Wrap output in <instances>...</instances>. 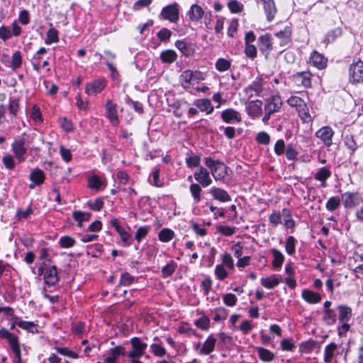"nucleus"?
Instances as JSON below:
<instances>
[{
    "label": "nucleus",
    "instance_id": "obj_54",
    "mask_svg": "<svg viewBox=\"0 0 363 363\" xmlns=\"http://www.w3.org/2000/svg\"><path fill=\"white\" fill-rule=\"evenodd\" d=\"M150 230L149 226H141L135 232V238L138 242H140L148 233Z\"/></svg>",
    "mask_w": 363,
    "mask_h": 363
},
{
    "label": "nucleus",
    "instance_id": "obj_12",
    "mask_svg": "<svg viewBox=\"0 0 363 363\" xmlns=\"http://www.w3.org/2000/svg\"><path fill=\"white\" fill-rule=\"evenodd\" d=\"M105 87V80L99 79L87 84L85 91L89 95H96Z\"/></svg>",
    "mask_w": 363,
    "mask_h": 363
},
{
    "label": "nucleus",
    "instance_id": "obj_4",
    "mask_svg": "<svg viewBox=\"0 0 363 363\" xmlns=\"http://www.w3.org/2000/svg\"><path fill=\"white\" fill-rule=\"evenodd\" d=\"M132 350L128 352L126 355L128 358L135 359L140 357L145 353L147 345L141 341L138 337H133L130 340Z\"/></svg>",
    "mask_w": 363,
    "mask_h": 363
},
{
    "label": "nucleus",
    "instance_id": "obj_35",
    "mask_svg": "<svg viewBox=\"0 0 363 363\" xmlns=\"http://www.w3.org/2000/svg\"><path fill=\"white\" fill-rule=\"evenodd\" d=\"M264 12L267 15V18L269 21H272L277 12L274 1L269 2V4L264 5Z\"/></svg>",
    "mask_w": 363,
    "mask_h": 363
},
{
    "label": "nucleus",
    "instance_id": "obj_27",
    "mask_svg": "<svg viewBox=\"0 0 363 363\" xmlns=\"http://www.w3.org/2000/svg\"><path fill=\"white\" fill-rule=\"evenodd\" d=\"M194 105L202 112H206L209 114L213 111V106L211 104V101L207 99H198L194 102Z\"/></svg>",
    "mask_w": 363,
    "mask_h": 363
},
{
    "label": "nucleus",
    "instance_id": "obj_42",
    "mask_svg": "<svg viewBox=\"0 0 363 363\" xmlns=\"http://www.w3.org/2000/svg\"><path fill=\"white\" fill-rule=\"evenodd\" d=\"M22 63V57L20 51H16L11 57V65H9L13 69L19 68Z\"/></svg>",
    "mask_w": 363,
    "mask_h": 363
},
{
    "label": "nucleus",
    "instance_id": "obj_11",
    "mask_svg": "<svg viewBox=\"0 0 363 363\" xmlns=\"http://www.w3.org/2000/svg\"><path fill=\"white\" fill-rule=\"evenodd\" d=\"M328 60L322 54L317 51H313L309 57V64L318 69L325 68L327 65Z\"/></svg>",
    "mask_w": 363,
    "mask_h": 363
},
{
    "label": "nucleus",
    "instance_id": "obj_62",
    "mask_svg": "<svg viewBox=\"0 0 363 363\" xmlns=\"http://www.w3.org/2000/svg\"><path fill=\"white\" fill-rule=\"evenodd\" d=\"M245 52L250 58H255L257 56V48L255 45L245 44Z\"/></svg>",
    "mask_w": 363,
    "mask_h": 363
},
{
    "label": "nucleus",
    "instance_id": "obj_18",
    "mask_svg": "<svg viewBox=\"0 0 363 363\" xmlns=\"http://www.w3.org/2000/svg\"><path fill=\"white\" fill-rule=\"evenodd\" d=\"M45 283L48 285L53 286L58 281V276L56 266H52L47 268L44 274Z\"/></svg>",
    "mask_w": 363,
    "mask_h": 363
},
{
    "label": "nucleus",
    "instance_id": "obj_3",
    "mask_svg": "<svg viewBox=\"0 0 363 363\" xmlns=\"http://www.w3.org/2000/svg\"><path fill=\"white\" fill-rule=\"evenodd\" d=\"M203 80L202 73L199 71L185 70L180 76V82L185 89L190 88L191 84H197Z\"/></svg>",
    "mask_w": 363,
    "mask_h": 363
},
{
    "label": "nucleus",
    "instance_id": "obj_60",
    "mask_svg": "<svg viewBox=\"0 0 363 363\" xmlns=\"http://www.w3.org/2000/svg\"><path fill=\"white\" fill-rule=\"evenodd\" d=\"M103 185L101 180L97 177H92L89 180V186L92 189H99Z\"/></svg>",
    "mask_w": 363,
    "mask_h": 363
},
{
    "label": "nucleus",
    "instance_id": "obj_9",
    "mask_svg": "<svg viewBox=\"0 0 363 363\" xmlns=\"http://www.w3.org/2000/svg\"><path fill=\"white\" fill-rule=\"evenodd\" d=\"M259 50L267 57L273 49L272 40L269 34H265L258 38Z\"/></svg>",
    "mask_w": 363,
    "mask_h": 363
},
{
    "label": "nucleus",
    "instance_id": "obj_39",
    "mask_svg": "<svg viewBox=\"0 0 363 363\" xmlns=\"http://www.w3.org/2000/svg\"><path fill=\"white\" fill-rule=\"evenodd\" d=\"M174 236L173 230L169 228L162 229L158 235L159 240L162 242H167L170 241Z\"/></svg>",
    "mask_w": 363,
    "mask_h": 363
},
{
    "label": "nucleus",
    "instance_id": "obj_64",
    "mask_svg": "<svg viewBox=\"0 0 363 363\" xmlns=\"http://www.w3.org/2000/svg\"><path fill=\"white\" fill-rule=\"evenodd\" d=\"M135 278L128 273H125L121 277L120 284L123 286H128L131 284Z\"/></svg>",
    "mask_w": 363,
    "mask_h": 363
},
{
    "label": "nucleus",
    "instance_id": "obj_5",
    "mask_svg": "<svg viewBox=\"0 0 363 363\" xmlns=\"http://www.w3.org/2000/svg\"><path fill=\"white\" fill-rule=\"evenodd\" d=\"M350 81L353 84L363 82V62L360 60L353 62L350 67Z\"/></svg>",
    "mask_w": 363,
    "mask_h": 363
},
{
    "label": "nucleus",
    "instance_id": "obj_49",
    "mask_svg": "<svg viewBox=\"0 0 363 363\" xmlns=\"http://www.w3.org/2000/svg\"><path fill=\"white\" fill-rule=\"evenodd\" d=\"M73 218L76 221H87L91 218V213L88 212H83L81 211H74L72 213Z\"/></svg>",
    "mask_w": 363,
    "mask_h": 363
},
{
    "label": "nucleus",
    "instance_id": "obj_33",
    "mask_svg": "<svg viewBox=\"0 0 363 363\" xmlns=\"http://www.w3.org/2000/svg\"><path fill=\"white\" fill-rule=\"evenodd\" d=\"M160 59L164 63L172 64L177 60V55L172 50H166L161 52Z\"/></svg>",
    "mask_w": 363,
    "mask_h": 363
},
{
    "label": "nucleus",
    "instance_id": "obj_15",
    "mask_svg": "<svg viewBox=\"0 0 363 363\" xmlns=\"http://www.w3.org/2000/svg\"><path fill=\"white\" fill-rule=\"evenodd\" d=\"M24 145L25 140L23 139L15 141L11 145L12 150L19 162H21L25 160L24 155L26 152V148Z\"/></svg>",
    "mask_w": 363,
    "mask_h": 363
},
{
    "label": "nucleus",
    "instance_id": "obj_24",
    "mask_svg": "<svg viewBox=\"0 0 363 363\" xmlns=\"http://www.w3.org/2000/svg\"><path fill=\"white\" fill-rule=\"evenodd\" d=\"M338 320L340 322H348L352 317V308L347 306L340 305L337 306Z\"/></svg>",
    "mask_w": 363,
    "mask_h": 363
},
{
    "label": "nucleus",
    "instance_id": "obj_41",
    "mask_svg": "<svg viewBox=\"0 0 363 363\" xmlns=\"http://www.w3.org/2000/svg\"><path fill=\"white\" fill-rule=\"evenodd\" d=\"M16 324L22 329L28 330L32 333L38 332L37 325L33 322L19 320Z\"/></svg>",
    "mask_w": 363,
    "mask_h": 363
},
{
    "label": "nucleus",
    "instance_id": "obj_57",
    "mask_svg": "<svg viewBox=\"0 0 363 363\" xmlns=\"http://www.w3.org/2000/svg\"><path fill=\"white\" fill-rule=\"evenodd\" d=\"M215 274L217 276L218 279L220 280L225 279L228 275V273L225 269L224 266L221 264H218L216 267Z\"/></svg>",
    "mask_w": 363,
    "mask_h": 363
},
{
    "label": "nucleus",
    "instance_id": "obj_28",
    "mask_svg": "<svg viewBox=\"0 0 363 363\" xmlns=\"http://www.w3.org/2000/svg\"><path fill=\"white\" fill-rule=\"evenodd\" d=\"M302 297L309 303H317L321 300V296L320 294L313 292L310 290L303 291Z\"/></svg>",
    "mask_w": 363,
    "mask_h": 363
},
{
    "label": "nucleus",
    "instance_id": "obj_30",
    "mask_svg": "<svg viewBox=\"0 0 363 363\" xmlns=\"http://www.w3.org/2000/svg\"><path fill=\"white\" fill-rule=\"evenodd\" d=\"M216 340L213 336H209L204 342L203 347L200 350L202 354H208L211 353L215 348Z\"/></svg>",
    "mask_w": 363,
    "mask_h": 363
},
{
    "label": "nucleus",
    "instance_id": "obj_16",
    "mask_svg": "<svg viewBox=\"0 0 363 363\" xmlns=\"http://www.w3.org/2000/svg\"><path fill=\"white\" fill-rule=\"evenodd\" d=\"M175 46L186 57L193 55L195 52L193 44L185 40H177Z\"/></svg>",
    "mask_w": 363,
    "mask_h": 363
},
{
    "label": "nucleus",
    "instance_id": "obj_26",
    "mask_svg": "<svg viewBox=\"0 0 363 363\" xmlns=\"http://www.w3.org/2000/svg\"><path fill=\"white\" fill-rule=\"evenodd\" d=\"M203 13L204 12L200 6L198 4H193L188 12V16L191 21H198L202 18Z\"/></svg>",
    "mask_w": 363,
    "mask_h": 363
},
{
    "label": "nucleus",
    "instance_id": "obj_7",
    "mask_svg": "<svg viewBox=\"0 0 363 363\" xmlns=\"http://www.w3.org/2000/svg\"><path fill=\"white\" fill-rule=\"evenodd\" d=\"M161 16L172 23H176L179 20V10L177 4H172L164 7L161 12Z\"/></svg>",
    "mask_w": 363,
    "mask_h": 363
},
{
    "label": "nucleus",
    "instance_id": "obj_14",
    "mask_svg": "<svg viewBox=\"0 0 363 363\" xmlns=\"http://www.w3.org/2000/svg\"><path fill=\"white\" fill-rule=\"evenodd\" d=\"M281 104L282 102L280 96H272L266 101L264 106L265 111H269V113H274L280 109Z\"/></svg>",
    "mask_w": 363,
    "mask_h": 363
},
{
    "label": "nucleus",
    "instance_id": "obj_52",
    "mask_svg": "<svg viewBox=\"0 0 363 363\" xmlns=\"http://www.w3.org/2000/svg\"><path fill=\"white\" fill-rule=\"evenodd\" d=\"M295 245H296V240L293 236H289L286 239L285 248L286 252L291 255L295 252Z\"/></svg>",
    "mask_w": 363,
    "mask_h": 363
},
{
    "label": "nucleus",
    "instance_id": "obj_45",
    "mask_svg": "<svg viewBox=\"0 0 363 363\" xmlns=\"http://www.w3.org/2000/svg\"><path fill=\"white\" fill-rule=\"evenodd\" d=\"M316 346V342L312 340L303 342L300 346V351L303 353H309L313 351Z\"/></svg>",
    "mask_w": 363,
    "mask_h": 363
},
{
    "label": "nucleus",
    "instance_id": "obj_59",
    "mask_svg": "<svg viewBox=\"0 0 363 363\" xmlns=\"http://www.w3.org/2000/svg\"><path fill=\"white\" fill-rule=\"evenodd\" d=\"M218 231L223 235L230 236L235 233V229L228 225H220L218 228Z\"/></svg>",
    "mask_w": 363,
    "mask_h": 363
},
{
    "label": "nucleus",
    "instance_id": "obj_46",
    "mask_svg": "<svg viewBox=\"0 0 363 363\" xmlns=\"http://www.w3.org/2000/svg\"><path fill=\"white\" fill-rule=\"evenodd\" d=\"M2 162L5 167L9 170H12L15 168V160L13 156L9 154H6L3 156Z\"/></svg>",
    "mask_w": 363,
    "mask_h": 363
},
{
    "label": "nucleus",
    "instance_id": "obj_63",
    "mask_svg": "<svg viewBox=\"0 0 363 363\" xmlns=\"http://www.w3.org/2000/svg\"><path fill=\"white\" fill-rule=\"evenodd\" d=\"M150 347L155 355L158 357H163L165 355L166 350L163 347L157 344H152Z\"/></svg>",
    "mask_w": 363,
    "mask_h": 363
},
{
    "label": "nucleus",
    "instance_id": "obj_47",
    "mask_svg": "<svg viewBox=\"0 0 363 363\" xmlns=\"http://www.w3.org/2000/svg\"><path fill=\"white\" fill-rule=\"evenodd\" d=\"M59 40L58 32L56 29L52 28L48 30L47 33V38L45 43L47 44H51L52 43H57Z\"/></svg>",
    "mask_w": 363,
    "mask_h": 363
},
{
    "label": "nucleus",
    "instance_id": "obj_17",
    "mask_svg": "<svg viewBox=\"0 0 363 363\" xmlns=\"http://www.w3.org/2000/svg\"><path fill=\"white\" fill-rule=\"evenodd\" d=\"M106 116L108 118L111 123L113 125H117L118 124V118L117 115L116 105L114 104L111 100H108L106 102Z\"/></svg>",
    "mask_w": 363,
    "mask_h": 363
},
{
    "label": "nucleus",
    "instance_id": "obj_31",
    "mask_svg": "<svg viewBox=\"0 0 363 363\" xmlns=\"http://www.w3.org/2000/svg\"><path fill=\"white\" fill-rule=\"evenodd\" d=\"M258 356L262 362H269L274 360L275 354L267 349L258 347L256 348Z\"/></svg>",
    "mask_w": 363,
    "mask_h": 363
},
{
    "label": "nucleus",
    "instance_id": "obj_34",
    "mask_svg": "<svg viewBox=\"0 0 363 363\" xmlns=\"http://www.w3.org/2000/svg\"><path fill=\"white\" fill-rule=\"evenodd\" d=\"M245 91L250 97L253 96L254 92L256 95L259 96L262 92V86L259 82H254L252 84L247 86Z\"/></svg>",
    "mask_w": 363,
    "mask_h": 363
},
{
    "label": "nucleus",
    "instance_id": "obj_43",
    "mask_svg": "<svg viewBox=\"0 0 363 363\" xmlns=\"http://www.w3.org/2000/svg\"><path fill=\"white\" fill-rule=\"evenodd\" d=\"M340 205V199L338 197H330L326 203L325 208L329 211H335Z\"/></svg>",
    "mask_w": 363,
    "mask_h": 363
},
{
    "label": "nucleus",
    "instance_id": "obj_29",
    "mask_svg": "<svg viewBox=\"0 0 363 363\" xmlns=\"http://www.w3.org/2000/svg\"><path fill=\"white\" fill-rule=\"evenodd\" d=\"M211 194L213 197L221 202H225L230 200V196L228 192L220 188H212L211 189Z\"/></svg>",
    "mask_w": 363,
    "mask_h": 363
},
{
    "label": "nucleus",
    "instance_id": "obj_40",
    "mask_svg": "<svg viewBox=\"0 0 363 363\" xmlns=\"http://www.w3.org/2000/svg\"><path fill=\"white\" fill-rule=\"evenodd\" d=\"M280 281L278 278L274 277L263 278L261 279L262 284L267 289H273L279 284Z\"/></svg>",
    "mask_w": 363,
    "mask_h": 363
},
{
    "label": "nucleus",
    "instance_id": "obj_10",
    "mask_svg": "<svg viewBox=\"0 0 363 363\" xmlns=\"http://www.w3.org/2000/svg\"><path fill=\"white\" fill-rule=\"evenodd\" d=\"M194 177L203 187L208 186L212 182L208 171L203 167L194 174Z\"/></svg>",
    "mask_w": 363,
    "mask_h": 363
},
{
    "label": "nucleus",
    "instance_id": "obj_13",
    "mask_svg": "<svg viewBox=\"0 0 363 363\" xmlns=\"http://www.w3.org/2000/svg\"><path fill=\"white\" fill-rule=\"evenodd\" d=\"M29 179L31 181L29 188L33 189L35 186L41 185L44 182L45 177L43 170L35 168L30 172Z\"/></svg>",
    "mask_w": 363,
    "mask_h": 363
},
{
    "label": "nucleus",
    "instance_id": "obj_23",
    "mask_svg": "<svg viewBox=\"0 0 363 363\" xmlns=\"http://www.w3.org/2000/svg\"><path fill=\"white\" fill-rule=\"evenodd\" d=\"M276 37L279 39L281 46L289 44L291 41V30L289 27H286L275 34Z\"/></svg>",
    "mask_w": 363,
    "mask_h": 363
},
{
    "label": "nucleus",
    "instance_id": "obj_37",
    "mask_svg": "<svg viewBox=\"0 0 363 363\" xmlns=\"http://www.w3.org/2000/svg\"><path fill=\"white\" fill-rule=\"evenodd\" d=\"M323 321L328 325H332L335 323L336 314L333 309H325L323 311Z\"/></svg>",
    "mask_w": 363,
    "mask_h": 363
},
{
    "label": "nucleus",
    "instance_id": "obj_61",
    "mask_svg": "<svg viewBox=\"0 0 363 363\" xmlns=\"http://www.w3.org/2000/svg\"><path fill=\"white\" fill-rule=\"evenodd\" d=\"M227 317V312L223 308H218L215 310V316L213 320L215 321H220V320H224Z\"/></svg>",
    "mask_w": 363,
    "mask_h": 363
},
{
    "label": "nucleus",
    "instance_id": "obj_44",
    "mask_svg": "<svg viewBox=\"0 0 363 363\" xmlns=\"http://www.w3.org/2000/svg\"><path fill=\"white\" fill-rule=\"evenodd\" d=\"M344 143L351 152H354L357 148V143L352 135H346L344 138Z\"/></svg>",
    "mask_w": 363,
    "mask_h": 363
},
{
    "label": "nucleus",
    "instance_id": "obj_32",
    "mask_svg": "<svg viewBox=\"0 0 363 363\" xmlns=\"http://www.w3.org/2000/svg\"><path fill=\"white\" fill-rule=\"evenodd\" d=\"M337 349V346L335 342H331L325 347L324 354L325 362L330 363L332 362Z\"/></svg>",
    "mask_w": 363,
    "mask_h": 363
},
{
    "label": "nucleus",
    "instance_id": "obj_2",
    "mask_svg": "<svg viewBox=\"0 0 363 363\" xmlns=\"http://www.w3.org/2000/svg\"><path fill=\"white\" fill-rule=\"evenodd\" d=\"M204 163L211 169V172L216 180H220L227 174V167L223 162L213 160L211 157H206Z\"/></svg>",
    "mask_w": 363,
    "mask_h": 363
},
{
    "label": "nucleus",
    "instance_id": "obj_36",
    "mask_svg": "<svg viewBox=\"0 0 363 363\" xmlns=\"http://www.w3.org/2000/svg\"><path fill=\"white\" fill-rule=\"evenodd\" d=\"M272 252L274 258L272 263V266L275 268H280L284 260V255L279 250L275 248L272 250Z\"/></svg>",
    "mask_w": 363,
    "mask_h": 363
},
{
    "label": "nucleus",
    "instance_id": "obj_55",
    "mask_svg": "<svg viewBox=\"0 0 363 363\" xmlns=\"http://www.w3.org/2000/svg\"><path fill=\"white\" fill-rule=\"evenodd\" d=\"M225 266L230 269H234V262L231 255L229 253L225 252L222 255V264Z\"/></svg>",
    "mask_w": 363,
    "mask_h": 363
},
{
    "label": "nucleus",
    "instance_id": "obj_21",
    "mask_svg": "<svg viewBox=\"0 0 363 363\" xmlns=\"http://www.w3.org/2000/svg\"><path fill=\"white\" fill-rule=\"evenodd\" d=\"M294 77L298 84H301L306 88L311 85V74L309 72H298Z\"/></svg>",
    "mask_w": 363,
    "mask_h": 363
},
{
    "label": "nucleus",
    "instance_id": "obj_38",
    "mask_svg": "<svg viewBox=\"0 0 363 363\" xmlns=\"http://www.w3.org/2000/svg\"><path fill=\"white\" fill-rule=\"evenodd\" d=\"M331 175L330 171L327 167H321L315 174V179L324 183Z\"/></svg>",
    "mask_w": 363,
    "mask_h": 363
},
{
    "label": "nucleus",
    "instance_id": "obj_8",
    "mask_svg": "<svg viewBox=\"0 0 363 363\" xmlns=\"http://www.w3.org/2000/svg\"><path fill=\"white\" fill-rule=\"evenodd\" d=\"M333 135L334 131L330 126H323L315 133V136L327 147L333 144Z\"/></svg>",
    "mask_w": 363,
    "mask_h": 363
},
{
    "label": "nucleus",
    "instance_id": "obj_25",
    "mask_svg": "<svg viewBox=\"0 0 363 363\" xmlns=\"http://www.w3.org/2000/svg\"><path fill=\"white\" fill-rule=\"evenodd\" d=\"M262 102L260 100L252 101L249 103L247 113L252 116H258L262 113Z\"/></svg>",
    "mask_w": 363,
    "mask_h": 363
},
{
    "label": "nucleus",
    "instance_id": "obj_19",
    "mask_svg": "<svg viewBox=\"0 0 363 363\" xmlns=\"http://www.w3.org/2000/svg\"><path fill=\"white\" fill-rule=\"evenodd\" d=\"M7 340H8L10 347L12 349L13 352L15 354L16 362L21 363L20 344H19L18 337L16 336L12 335Z\"/></svg>",
    "mask_w": 363,
    "mask_h": 363
},
{
    "label": "nucleus",
    "instance_id": "obj_1",
    "mask_svg": "<svg viewBox=\"0 0 363 363\" xmlns=\"http://www.w3.org/2000/svg\"><path fill=\"white\" fill-rule=\"evenodd\" d=\"M287 104L295 108L298 114L303 123H310L313 121L312 116L308 112V108L305 101L297 96H292L287 100Z\"/></svg>",
    "mask_w": 363,
    "mask_h": 363
},
{
    "label": "nucleus",
    "instance_id": "obj_48",
    "mask_svg": "<svg viewBox=\"0 0 363 363\" xmlns=\"http://www.w3.org/2000/svg\"><path fill=\"white\" fill-rule=\"evenodd\" d=\"M230 67V62L224 58H220L216 62V68L219 72H225Z\"/></svg>",
    "mask_w": 363,
    "mask_h": 363
},
{
    "label": "nucleus",
    "instance_id": "obj_51",
    "mask_svg": "<svg viewBox=\"0 0 363 363\" xmlns=\"http://www.w3.org/2000/svg\"><path fill=\"white\" fill-rule=\"evenodd\" d=\"M59 244L62 248H69L74 245L75 240L72 237L63 236L60 239Z\"/></svg>",
    "mask_w": 363,
    "mask_h": 363
},
{
    "label": "nucleus",
    "instance_id": "obj_58",
    "mask_svg": "<svg viewBox=\"0 0 363 363\" xmlns=\"http://www.w3.org/2000/svg\"><path fill=\"white\" fill-rule=\"evenodd\" d=\"M55 350L60 354L67 356L73 359L78 358V354L77 353L69 350L67 347H56Z\"/></svg>",
    "mask_w": 363,
    "mask_h": 363
},
{
    "label": "nucleus",
    "instance_id": "obj_22",
    "mask_svg": "<svg viewBox=\"0 0 363 363\" xmlns=\"http://www.w3.org/2000/svg\"><path fill=\"white\" fill-rule=\"evenodd\" d=\"M104 54H105L106 65H107L109 71L111 72V77L113 78V77H115V75L118 74L116 68L114 67L113 64L112 63V61L116 59V55L110 50H105Z\"/></svg>",
    "mask_w": 363,
    "mask_h": 363
},
{
    "label": "nucleus",
    "instance_id": "obj_6",
    "mask_svg": "<svg viewBox=\"0 0 363 363\" xmlns=\"http://www.w3.org/2000/svg\"><path fill=\"white\" fill-rule=\"evenodd\" d=\"M342 200L345 208H354L362 203L361 195L358 193L345 192L342 194Z\"/></svg>",
    "mask_w": 363,
    "mask_h": 363
},
{
    "label": "nucleus",
    "instance_id": "obj_53",
    "mask_svg": "<svg viewBox=\"0 0 363 363\" xmlns=\"http://www.w3.org/2000/svg\"><path fill=\"white\" fill-rule=\"evenodd\" d=\"M228 6L232 13H240L243 9V5L237 0H230L228 4Z\"/></svg>",
    "mask_w": 363,
    "mask_h": 363
},
{
    "label": "nucleus",
    "instance_id": "obj_56",
    "mask_svg": "<svg viewBox=\"0 0 363 363\" xmlns=\"http://www.w3.org/2000/svg\"><path fill=\"white\" fill-rule=\"evenodd\" d=\"M223 302L228 306H234L237 303V297L233 294H227L223 296Z\"/></svg>",
    "mask_w": 363,
    "mask_h": 363
},
{
    "label": "nucleus",
    "instance_id": "obj_50",
    "mask_svg": "<svg viewBox=\"0 0 363 363\" xmlns=\"http://www.w3.org/2000/svg\"><path fill=\"white\" fill-rule=\"evenodd\" d=\"M190 192L196 203L201 201V188L197 184H192L190 186Z\"/></svg>",
    "mask_w": 363,
    "mask_h": 363
},
{
    "label": "nucleus",
    "instance_id": "obj_20",
    "mask_svg": "<svg viewBox=\"0 0 363 363\" xmlns=\"http://www.w3.org/2000/svg\"><path fill=\"white\" fill-rule=\"evenodd\" d=\"M221 118L225 123H230L232 121H235L237 122H240L241 121L240 113L233 108L223 111L221 113Z\"/></svg>",
    "mask_w": 363,
    "mask_h": 363
}]
</instances>
